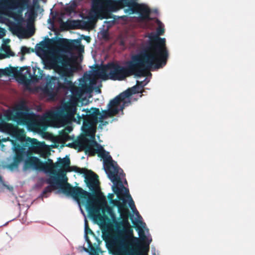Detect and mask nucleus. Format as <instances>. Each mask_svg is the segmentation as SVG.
<instances>
[{"instance_id": "1", "label": "nucleus", "mask_w": 255, "mask_h": 255, "mask_svg": "<svg viewBox=\"0 0 255 255\" xmlns=\"http://www.w3.org/2000/svg\"><path fill=\"white\" fill-rule=\"evenodd\" d=\"M118 198L122 201V204L118 208L122 221L120 224L124 227L123 230L107 232L103 234V239L109 250L114 255H135L136 248L139 247V239L133 236V231L129 222L131 215L127 206V200L121 195L122 190L118 186L112 187Z\"/></svg>"}, {"instance_id": "2", "label": "nucleus", "mask_w": 255, "mask_h": 255, "mask_svg": "<svg viewBox=\"0 0 255 255\" xmlns=\"http://www.w3.org/2000/svg\"><path fill=\"white\" fill-rule=\"evenodd\" d=\"M153 69V66L140 53L132 55L126 66L111 62L102 66H97L94 74L103 79L122 81L132 75L141 77L145 71Z\"/></svg>"}, {"instance_id": "3", "label": "nucleus", "mask_w": 255, "mask_h": 255, "mask_svg": "<svg viewBox=\"0 0 255 255\" xmlns=\"http://www.w3.org/2000/svg\"><path fill=\"white\" fill-rule=\"evenodd\" d=\"M30 0H6L1 6L3 9H18L23 10L28 8L25 15L27 19L25 20L22 14L13 12L7 15L12 18L15 22L7 19L6 24L11 32L19 38H27L32 36V6L30 5Z\"/></svg>"}, {"instance_id": "4", "label": "nucleus", "mask_w": 255, "mask_h": 255, "mask_svg": "<svg viewBox=\"0 0 255 255\" xmlns=\"http://www.w3.org/2000/svg\"><path fill=\"white\" fill-rule=\"evenodd\" d=\"M45 163L47 165L46 168L48 173V177L45 179V182L49 185L43 190L42 197L47 198L49 193L58 189H60L65 194L72 197L76 201H79L80 198L94 196L80 187H73L67 182V177L61 179L56 170V163H54L52 159H48V161Z\"/></svg>"}, {"instance_id": "5", "label": "nucleus", "mask_w": 255, "mask_h": 255, "mask_svg": "<svg viewBox=\"0 0 255 255\" xmlns=\"http://www.w3.org/2000/svg\"><path fill=\"white\" fill-rule=\"evenodd\" d=\"M164 33V28L158 26L156 33H151L149 35V41L139 52L153 66L154 69L164 67L169 58L165 38L159 36Z\"/></svg>"}, {"instance_id": "6", "label": "nucleus", "mask_w": 255, "mask_h": 255, "mask_svg": "<svg viewBox=\"0 0 255 255\" xmlns=\"http://www.w3.org/2000/svg\"><path fill=\"white\" fill-rule=\"evenodd\" d=\"M77 70V67H76L69 74L60 79L56 77H51L44 87L39 88L41 96L47 98L48 100L53 101L60 91H69L71 93V101L76 104L83 95L80 87L76 86L72 81L73 73Z\"/></svg>"}, {"instance_id": "7", "label": "nucleus", "mask_w": 255, "mask_h": 255, "mask_svg": "<svg viewBox=\"0 0 255 255\" xmlns=\"http://www.w3.org/2000/svg\"><path fill=\"white\" fill-rule=\"evenodd\" d=\"M56 41L47 38V40L40 43L39 51L44 52L42 60L44 64L49 69H54L58 74L59 79L67 76L71 73V71L77 67L72 62V59L66 55H55L52 51H45L44 49H49Z\"/></svg>"}, {"instance_id": "8", "label": "nucleus", "mask_w": 255, "mask_h": 255, "mask_svg": "<svg viewBox=\"0 0 255 255\" xmlns=\"http://www.w3.org/2000/svg\"><path fill=\"white\" fill-rule=\"evenodd\" d=\"M98 155L104 160V168L108 177L114 183V186L120 185L124 188L122 178L125 176L122 169L120 168L116 162L113 160L109 152L106 151L103 146H99Z\"/></svg>"}, {"instance_id": "9", "label": "nucleus", "mask_w": 255, "mask_h": 255, "mask_svg": "<svg viewBox=\"0 0 255 255\" xmlns=\"http://www.w3.org/2000/svg\"><path fill=\"white\" fill-rule=\"evenodd\" d=\"M85 112V114H77V122L80 124L83 121V128L85 132H90L94 131L97 125L100 123V126H106L108 122L105 121H101L100 119V111L97 108H92L90 109H83L82 110Z\"/></svg>"}, {"instance_id": "10", "label": "nucleus", "mask_w": 255, "mask_h": 255, "mask_svg": "<svg viewBox=\"0 0 255 255\" xmlns=\"http://www.w3.org/2000/svg\"><path fill=\"white\" fill-rule=\"evenodd\" d=\"M8 120L15 121L19 125H25L29 129H32V113L29 112L28 107L24 101H20L12 110L5 113Z\"/></svg>"}, {"instance_id": "11", "label": "nucleus", "mask_w": 255, "mask_h": 255, "mask_svg": "<svg viewBox=\"0 0 255 255\" xmlns=\"http://www.w3.org/2000/svg\"><path fill=\"white\" fill-rule=\"evenodd\" d=\"M90 193L94 196H89L85 198H80L79 200L77 201L79 202L80 199L87 200L86 208L90 216L93 219L99 218L100 221H102L103 219L109 221L110 220L109 218L107 215H105V213L107 212V213L110 216L112 220H115L116 217L113 208L106 205L102 209V213H103V215L102 216L100 214V207L97 205L95 203V195L94 194H92L91 193Z\"/></svg>"}, {"instance_id": "12", "label": "nucleus", "mask_w": 255, "mask_h": 255, "mask_svg": "<svg viewBox=\"0 0 255 255\" xmlns=\"http://www.w3.org/2000/svg\"><path fill=\"white\" fill-rule=\"evenodd\" d=\"M12 144V149L15 153L14 162L16 164L20 162H23V171L25 173L30 172L32 169V146L26 145L20 146L17 145L13 140L11 141Z\"/></svg>"}, {"instance_id": "13", "label": "nucleus", "mask_w": 255, "mask_h": 255, "mask_svg": "<svg viewBox=\"0 0 255 255\" xmlns=\"http://www.w3.org/2000/svg\"><path fill=\"white\" fill-rule=\"evenodd\" d=\"M76 104L72 101L64 103L56 111L48 114V119L53 120L66 121L72 120L76 114Z\"/></svg>"}, {"instance_id": "14", "label": "nucleus", "mask_w": 255, "mask_h": 255, "mask_svg": "<svg viewBox=\"0 0 255 255\" xmlns=\"http://www.w3.org/2000/svg\"><path fill=\"white\" fill-rule=\"evenodd\" d=\"M12 74L17 82L24 85L26 88L30 84L32 81V75L30 70L27 67L18 69V67H10L5 69H0V77L2 75Z\"/></svg>"}, {"instance_id": "15", "label": "nucleus", "mask_w": 255, "mask_h": 255, "mask_svg": "<svg viewBox=\"0 0 255 255\" xmlns=\"http://www.w3.org/2000/svg\"><path fill=\"white\" fill-rule=\"evenodd\" d=\"M86 241L88 245V248H84V250L90 255H99V253H102L101 248L100 247L102 241L98 239L89 228L87 221L85 227Z\"/></svg>"}, {"instance_id": "16", "label": "nucleus", "mask_w": 255, "mask_h": 255, "mask_svg": "<svg viewBox=\"0 0 255 255\" xmlns=\"http://www.w3.org/2000/svg\"><path fill=\"white\" fill-rule=\"evenodd\" d=\"M124 3L126 6L128 7V11L129 14H133L138 13L139 14V17L141 20H149V17L151 13L150 8L144 4H139L136 2H131L129 0H121Z\"/></svg>"}, {"instance_id": "17", "label": "nucleus", "mask_w": 255, "mask_h": 255, "mask_svg": "<svg viewBox=\"0 0 255 255\" xmlns=\"http://www.w3.org/2000/svg\"><path fill=\"white\" fill-rule=\"evenodd\" d=\"M125 107L121 100L117 96L110 101L108 105L107 110H103L102 113L100 112V119L104 121L107 118H112L118 114L120 111L123 110Z\"/></svg>"}, {"instance_id": "18", "label": "nucleus", "mask_w": 255, "mask_h": 255, "mask_svg": "<svg viewBox=\"0 0 255 255\" xmlns=\"http://www.w3.org/2000/svg\"><path fill=\"white\" fill-rule=\"evenodd\" d=\"M0 131L11 135L21 141L24 140L25 138L23 129H19L12 125L7 123L1 119H0Z\"/></svg>"}, {"instance_id": "19", "label": "nucleus", "mask_w": 255, "mask_h": 255, "mask_svg": "<svg viewBox=\"0 0 255 255\" xmlns=\"http://www.w3.org/2000/svg\"><path fill=\"white\" fill-rule=\"evenodd\" d=\"M85 178V182L90 190L93 192L92 194L96 195L94 193L100 190V182L98 175L91 170L87 169V172L83 174Z\"/></svg>"}, {"instance_id": "20", "label": "nucleus", "mask_w": 255, "mask_h": 255, "mask_svg": "<svg viewBox=\"0 0 255 255\" xmlns=\"http://www.w3.org/2000/svg\"><path fill=\"white\" fill-rule=\"evenodd\" d=\"M82 142L83 145L81 146L80 151H84L86 154L92 156H95L96 153L98 154L99 146L101 145L96 141L90 140L84 137Z\"/></svg>"}, {"instance_id": "21", "label": "nucleus", "mask_w": 255, "mask_h": 255, "mask_svg": "<svg viewBox=\"0 0 255 255\" xmlns=\"http://www.w3.org/2000/svg\"><path fill=\"white\" fill-rule=\"evenodd\" d=\"M59 44L67 50H75L80 53L84 52V47L81 44L79 39L69 41L66 39H61Z\"/></svg>"}, {"instance_id": "22", "label": "nucleus", "mask_w": 255, "mask_h": 255, "mask_svg": "<svg viewBox=\"0 0 255 255\" xmlns=\"http://www.w3.org/2000/svg\"><path fill=\"white\" fill-rule=\"evenodd\" d=\"M143 89L140 86L136 85L128 89L124 92L117 96L122 102L123 103L124 106H128L130 104V101L128 99L129 97L133 94L136 93H142Z\"/></svg>"}, {"instance_id": "23", "label": "nucleus", "mask_w": 255, "mask_h": 255, "mask_svg": "<svg viewBox=\"0 0 255 255\" xmlns=\"http://www.w3.org/2000/svg\"><path fill=\"white\" fill-rule=\"evenodd\" d=\"M56 169L58 167L61 168V170L59 171L60 177L61 179H64L66 176V173L70 168V160L68 156H66L65 158H61L59 157L57 159V162H56Z\"/></svg>"}, {"instance_id": "24", "label": "nucleus", "mask_w": 255, "mask_h": 255, "mask_svg": "<svg viewBox=\"0 0 255 255\" xmlns=\"http://www.w3.org/2000/svg\"><path fill=\"white\" fill-rule=\"evenodd\" d=\"M45 148L46 144L44 142H39L37 139L33 138V153H39L45 157Z\"/></svg>"}, {"instance_id": "25", "label": "nucleus", "mask_w": 255, "mask_h": 255, "mask_svg": "<svg viewBox=\"0 0 255 255\" xmlns=\"http://www.w3.org/2000/svg\"><path fill=\"white\" fill-rule=\"evenodd\" d=\"M117 186H118V187H119V188H120L122 190L121 195H123V197L124 198H125V196H126L128 198H130V200L129 202V206L130 209L132 210V212L133 213H135V214L137 215H139L138 212L137 211V210L136 209L134 201H133V200L131 198V196L129 194L128 189L125 188V187H124V188H123V187H121L120 185H118Z\"/></svg>"}, {"instance_id": "26", "label": "nucleus", "mask_w": 255, "mask_h": 255, "mask_svg": "<svg viewBox=\"0 0 255 255\" xmlns=\"http://www.w3.org/2000/svg\"><path fill=\"white\" fill-rule=\"evenodd\" d=\"M47 165L45 162L42 161L36 157L33 156V169L38 171H44L46 174H48L46 167Z\"/></svg>"}, {"instance_id": "27", "label": "nucleus", "mask_w": 255, "mask_h": 255, "mask_svg": "<svg viewBox=\"0 0 255 255\" xmlns=\"http://www.w3.org/2000/svg\"><path fill=\"white\" fill-rule=\"evenodd\" d=\"M43 9L40 7L39 4L35 0H33V35L34 34L35 28L34 25L35 18L37 16L38 13H41Z\"/></svg>"}, {"instance_id": "28", "label": "nucleus", "mask_w": 255, "mask_h": 255, "mask_svg": "<svg viewBox=\"0 0 255 255\" xmlns=\"http://www.w3.org/2000/svg\"><path fill=\"white\" fill-rule=\"evenodd\" d=\"M83 137H82L80 138L75 140L73 142L68 143L66 145V146L70 148H74L75 149H78V150L80 151L81 146L83 145L82 142Z\"/></svg>"}, {"instance_id": "29", "label": "nucleus", "mask_w": 255, "mask_h": 255, "mask_svg": "<svg viewBox=\"0 0 255 255\" xmlns=\"http://www.w3.org/2000/svg\"><path fill=\"white\" fill-rule=\"evenodd\" d=\"M58 138L61 142L63 143H65L66 141L71 139L69 134H68L64 129L59 131Z\"/></svg>"}, {"instance_id": "30", "label": "nucleus", "mask_w": 255, "mask_h": 255, "mask_svg": "<svg viewBox=\"0 0 255 255\" xmlns=\"http://www.w3.org/2000/svg\"><path fill=\"white\" fill-rule=\"evenodd\" d=\"M114 194L110 193L108 195V198L110 201V203L113 206H117L118 208L121 206L122 204V202H121V200H114Z\"/></svg>"}, {"instance_id": "31", "label": "nucleus", "mask_w": 255, "mask_h": 255, "mask_svg": "<svg viewBox=\"0 0 255 255\" xmlns=\"http://www.w3.org/2000/svg\"><path fill=\"white\" fill-rule=\"evenodd\" d=\"M75 171L80 174L85 173V172H87V169L85 168H80L76 166H73L68 168L67 172Z\"/></svg>"}, {"instance_id": "32", "label": "nucleus", "mask_w": 255, "mask_h": 255, "mask_svg": "<svg viewBox=\"0 0 255 255\" xmlns=\"http://www.w3.org/2000/svg\"><path fill=\"white\" fill-rule=\"evenodd\" d=\"M80 88L82 90L83 94H84V93H89V92H90L92 91V88L91 87V86L89 85L85 84V83L81 84Z\"/></svg>"}, {"instance_id": "33", "label": "nucleus", "mask_w": 255, "mask_h": 255, "mask_svg": "<svg viewBox=\"0 0 255 255\" xmlns=\"http://www.w3.org/2000/svg\"><path fill=\"white\" fill-rule=\"evenodd\" d=\"M36 117V114L33 113V132H35L36 131L37 128H39V129L40 130L41 128L42 127V130H45L46 128L45 127H43V126L39 125L38 126H36L35 123V118Z\"/></svg>"}, {"instance_id": "34", "label": "nucleus", "mask_w": 255, "mask_h": 255, "mask_svg": "<svg viewBox=\"0 0 255 255\" xmlns=\"http://www.w3.org/2000/svg\"><path fill=\"white\" fill-rule=\"evenodd\" d=\"M80 21L79 20H72L68 24L69 28L71 29H74L78 28V25L79 24Z\"/></svg>"}, {"instance_id": "35", "label": "nucleus", "mask_w": 255, "mask_h": 255, "mask_svg": "<svg viewBox=\"0 0 255 255\" xmlns=\"http://www.w3.org/2000/svg\"><path fill=\"white\" fill-rule=\"evenodd\" d=\"M108 1V0H96L97 8H101L103 3L107 2Z\"/></svg>"}, {"instance_id": "36", "label": "nucleus", "mask_w": 255, "mask_h": 255, "mask_svg": "<svg viewBox=\"0 0 255 255\" xmlns=\"http://www.w3.org/2000/svg\"><path fill=\"white\" fill-rule=\"evenodd\" d=\"M144 81L145 80H143L142 81H137L136 85L140 86V87L143 89L144 86H145L147 84L146 83H144Z\"/></svg>"}, {"instance_id": "37", "label": "nucleus", "mask_w": 255, "mask_h": 255, "mask_svg": "<svg viewBox=\"0 0 255 255\" xmlns=\"http://www.w3.org/2000/svg\"><path fill=\"white\" fill-rule=\"evenodd\" d=\"M21 51L23 54L29 52V49L26 47L23 46L21 48Z\"/></svg>"}, {"instance_id": "38", "label": "nucleus", "mask_w": 255, "mask_h": 255, "mask_svg": "<svg viewBox=\"0 0 255 255\" xmlns=\"http://www.w3.org/2000/svg\"><path fill=\"white\" fill-rule=\"evenodd\" d=\"M35 71H36V69H34V67H33V78H32L33 83H34L35 81H37V80L38 79L37 76L35 75Z\"/></svg>"}, {"instance_id": "39", "label": "nucleus", "mask_w": 255, "mask_h": 255, "mask_svg": "<svg viewBox=\"0 0 255 255\" xmlns=\"http://www.w3.org/2000/svg\"><path fill=\"white\" fill-rule=\"evenodd\" d=\"M5 35V30L0 27V38H2Z\"/></svg>"}, {"instance_id": "40", "label": "nucleus", "mask_w": 255, "mask_h": 255, "mask_svg": "<svg viewBox=\"0 0 255 255\" xmlns=\"http://www.w3.org/2000/svg\"><path fill=\"white\" fill-rule=\"evenodd\" d=\"M2 48L6 53H8V52L9 50V48L8 47H7L6 45H2Z\"/></svg>"}, {"instance_id": "41", "label": "nucleus", "mask_w": 255, "mask_h": 255, "mask_svg": "<svg viewBox=\"0 0 255 255\" xmlns=\"http://www.w3.org/2000/svg\"><path fill=\"white\" fill-rule=\"evenodd\" d=\"M64 130H65V131H66L68 134H69V133L71 132V131L72 130V128H71V127H66V128H65L64 129Z\"/></svg>"}, {"instance_id": "42", "label": "nucleus", "mask_w": 255, "mask_h": 255, "mask_svg": "<svg viewBox=\"0 0 255 255\" xmlns=\"http://www.w3.org/2000/svg\"><path fill=\"white\" fill-rule=\"evenodd\" d=\"M136 230H138V233L139 234V235L140 236V233L142 232L143 234V230H142L141 228H140V227L138 226H136Z\"/></svg>"}, {"instance_id": "43", "label": "nucleus", "mask_w": 255, "mask_h": 255, "mask_svg": "<svg viewBox=\"0 0 255 255\" xmlns=\"http://www.w3.org/2000/svg\"><path fill=\"white\" fill-rule=\"evenodd\" d=\"M84 39L87 41L88 42H90L91 41V38L89 36H84Z\"/></svg>"}, {"instance_id": "44", "label": "nucleus", "mask_w": 255, "mask_h": 255, "mask_svg": "<svg viewBox=\"0 0 255 255\" xmlns=\"http://www.w3.org/2000/svg\"><path fill=\"white\" fill-rule=\"evenodd\" d=\"M6 56H5V54H0V59H3L4 58H5Z\"/></svg>"}, {"instance_id": "45", "label": "nucleus", "mask_w": 255, "mask_h": 255, "mask_svg": "<svg viewBox=\"0 0 255 255\" xmlns=\"http://www.w3.org/2000/svg\"><path fill=\"white\" fill-rule=\"evenodd\" d=\"M43 136H45V135H48V134H49V133H48V132H45V131H44V132H43Z\"/></svg>"}, {"instance_id": "46", "label": "nucleus", "mask_w": 255, "mask_h": 255, "mask_svg": "<svg viewBox=\"0 0 255 255\" xmlns=\"http://www.w3.org/2000/svg\"><path fill=\"white\" fill-rule=\"evenodd\" d=\"M135 255H139L138 248H136V254Z\"/></svg>"}, {"instance_id": "47", "label": "nucleus", "mask_w": 255, "mask_h": 255, "mask_svg": "<svg viewBox=\"0 0 255 255\" xmlns=\"http://www.w3.org/2000/svg\"><path fill=\"white\" fill-rule=\"evenodd\" d=\"M143 249H144V250H147L148 251L149 250V246H148V245H147V246L146 249L144 248Z\"/></svg>"}, {"instance_id": "48", "label": "nucleus", "mask_w": 255, "mask_h": 255, "mask_svg": "<svg viewBox=\"0 0 255 255\" xmlns=\"http://www.w3.org/2000/svg\"><path fill=\"white\" fill-rule=\"evenodd\" d=\"M32 90H33V93H34V92L36 91V88L35 87H33Z\"/></svg>"}, {"instance_id": "49", "label": "nucleus", "mask_w": 255, "mask_h": 255, "mask_svg": "<svg viewBox=\"0 0 255 255\" xmlns=\"http://www.w3.org/2000/svg\"><path fill=\"white\" fill-rule=\"evenodd\" d=\"M139 223L142 225V224H144L145 225V223H143L141 221H140Z\"/></svg>"}, {"instance_id": "50", "label": "nucleus", "mask_w": 255, "mask_h": 255, "mask_svg": "<svg viewBox=\"0 0 255 255\" xmlns=\"http://www.w3.org/2000/svg\"><path fill=\"white\" fill-rule=\"evenodd\" d=\"M8 138H9V137H8V138H7V140H8ZM2 140H3V141H6V139H2Z\"/></svg>"}, {"instance_id": "51", "label": "nucleus", "mask_w": 255, "mask_h": 255, "mask_svg": "<svg viewBox=\"0 0 255 255\" xmlns=\"http://www.w3.org/2000/svg\"><path fill=\"white\" fill-rule=\"evenodd\" d=\"M8 189H9V190H10V189H12V187H11L10 188L8 187Z\"/></svg>"}, {"instance_id": "52", "label": "nucleus", "mask_w": 255, "mask_h": 255, "mask_svg": "<svg viewBox=\"0 0 255 255\" xmlns=\"http://www.w3.org/2000/svg\"><path fill=\"white\" fill-rule=\"evenodd\" d=\"M146 238L145 236L144 235H143V238Z\"/></svg>"}, {"instance_id": "53", "label": "nucleus", "mask_w": 255, "mask_h": 255, "mask_svg": "<svg viewBox=\"0 0 255 255\" xmlns=\"http://www.w3.org/2000/svg\"><path fill=\"white\" fill-rule=\"evenodd\" d=\"M125 183H127V181H126H126H125Z\"/></svg>"}]
</instances>
